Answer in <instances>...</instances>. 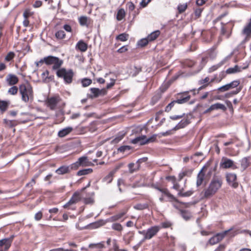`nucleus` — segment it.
Returning <instances> with one entry per match:
<instances>
[{
  "label": "nucleus",
  "instance_id": "f257e3e1",
  "mask_svg": "<svg viewBox=\"0 0 251 251\" xmlns=\"http://www.w3.org/2000/svg\"><path fill=\"white\" fill-rule=\"evenodd\" d=\"M19 93L23 101L27 103L32 101L34 98L33 87L28 81L21 84L19 86Z\"/></svg>",
  "mask_w": 251,
  "mask_h": 251
},
{
  "label": "nucleus",
  "instance_id": "f03ea898",
  "mask_svg": "<svg viewBox=\"0 0 251 251\" xmlns=\"http://www.w3.org/2000/svg\"><path fill=\"white\" fill-rule=\"evenodd\" d=\"M222 181L218 179H212L207 188L203 191V197L205 198H209L213 196L218 190L221 187Z\"/></svg>",
  "mask_w": 251,
  "mask_h": 251
},
{
  "label": "nucleus",
  "instance_id": "7ed1b4c3",
  "mask_svg": "<svg viewBox=\"0 0 251 251\" xmlns=\"http://www.w3.org/2000/svg\"><path fill=\"white\" fill-rule=\"evenodd\" d=\"M228 233H229L230 237H233L238 234V232L237 230H233L231 228L227 230H226L222 233H218L209 239V244L211 245H214L218 243Z\"/></svg>",
  "mask_w": 251,
  "mask_h": 251
},
{
  "label": "nucleus",
  "instance_id": "20e7f679",
  "mask_svg": "<svg viewBox=\"0 0 251 251\" xmlns=\"http://www.w3.org/2000/svg\"><path fill=\"white\" fill-rule=\"evenodd\" d=\"M161 229L158 226H151L147 230H140L138 233L144 236L143 240H149L154 236Z\"/></svg>",
  "mask_w": 251,
  "mask_h": 251
},
{
  "label": "nucleus",
  "instance_id": "39448f33",
  "mask_svg": "<svg viewBox=\"0 0 251 251\" xmlns=\"http://www.w3.org/2000/svg\"><path fill=\"white\" fill-rule=\"evenodd\" d=\"M56 75L59 77L64 79L66 83H71L72 82L74 73L72 70H66L64 68H61L57 70Z\"/></svg>",
  "mask_w": 251,
  "mask_h": 251
},
{
  "label": "nucleus",
  "instance_id": "423d86ee",
  "mask_svg": "<svg viewBox=\"0 0 251 251\" xmlns=\"http://www.w3.org/2000/svg\"><path fill=\"white\" fill-rule=\"evenodd\" d=\"M94 164L90 161L87 156L79 157L77 161L71 164V167L74 170L77 169L80 166L88 167L93 166Z\"/></svg>",
  "mask_w": 251,
  "mask_h": 251
},
{
  "label": "nucleus",
  "instance_id": "0eeeda50",
  "mask_svg": "<svg viewBox=\"0 0 251 251\" xmlns=\"http://www.w3.org/2000/svg\"><path fill=\"white\" fill-rule=\"evenodd\" d=\"M156 135H153L150 138H147L146 136L143 135L139 136L132 140L131 143L133 144H139L140 145H145L149 143L153 142L156 140Z\"/></svg>",
  "mask_w": 251,
  "mask_h": 251
},
{
  "label": "nucleus",
  "instance_id": "6e6552de",
  "mask_svg": "<svg viewBox=\"0 0 251 251\" xmlns=\"http://www.w3.org/2000/svg\"><path fill=\"white\" fill-rule=\"evenodd\" d=\"M60 101V98L58 96L49 97L46 100V104L51 110H54L57 104Z\"/></svg>",
  "mask_w": 251,
  "mask_h": 251
},
{
  "label": "nucleus",
  "instance_id": "1a4fd4ad",
  "mask_svg": "<svg viewBox=\"0 0 251 251\" xmlns=\"http://www.w3.org/2000/svg\"><path fill=\"white\" fill-rule=\"evenodd\" d=\"M220 166L222 168L227 169L232 168L233 169L236 168V165L234 164L233 161L226 157H223L220 162Z\"/></svg>",
  "mask_w": 251,
  "mask_h": 251
},
{
  "label": "nucleus",
  "instance_id": "9d476101",
  "mask_svg": "<svg viewBox=\"0 0 251 251\" xmlns=\"http://www.w3.org/2000/svg\"><path fill=\"white\" fill-rule=\"evenodd\" d=\"M241 34L245 37L246 40H248L251 38V18L244 26Z\"/></svg>",
  "mask_w": 251,
  "mask_h": 251
},
{
  "label": "nucleus",
  "instance_id": "9b49d317",
  "mask_svg": "<svg viewBox=\"0 0 251 251\" xmlns=\"http://www.w3.org/2000/svg\"><path fill=\"white\" fill-rule=\"evenodd\" d=\"M81 196L79 192H75L69 201L64 206L65 208H69V206L76 203L81 200Z\"/></svg>",
  "mask_w": 251,
  "mask_h": 251
},
{
  "label": "nucleus",
  "instance_id": "f8f14e48",
  "mask_svg": "<svg viewBox=\"0 0 251 251\" xmlns=\"http://www.w3.org/2000/svg\"><path fill=\"white\" fill-rule=\"evenodd\" d=\"M147 160V158H143L138 159L136 163H131L128 164V168L129 172L132 173L135 171L138 170L140 167V163L142 162H145Z\"/></svg>",
  "mask_w": 251,
  "mask_h": 251
},
{
  "label": "nucleus",
  "instance_id": "ddd939ff",
  "mask_svg": "<svg viewBox=\"0 0 251 251\" xmlns=\"http://www.w3.org/2000/svg\"><path fill=\"white\" fill-rule=\"evenodd\" d=\"M226 180L228 183L234 188L238 186L236 182V175L233 173H228L226 176Z\"/></svg>",
  "mask_w": 251,
  "mask_h": 251
},
{
  "label": "nucleus",
  "instance_id": "4468645a",
  "mask_svg": "<svg viewBox=\"0 0 251 251\" xmlns=\"http://www.w3.org/2000/svg\"><path fill=\"white\" fill-rule=\"evenodd\" d=\"M5 81L8 85L13 86L18 82L19 79L15 75L8 74L6 77Z\"/></svg>",
  "mask_w": 251,
  "mask_h": 251
},
{
  "label": "nucleus",
  "instance_id": "2eb2a0df",
  "mask_svg": "<svg viewBox=\"0 0 251 251\" xmlns=\"http://www.w3.org/2000/svg\"><path fill=\"white\" fill-rule=\"evenodd\" d=\"M156 189L162 193V196H166L168 201H177L176 199L167 189H161L159 187H156Z\"/></svg>",
  "mask_w": 251,
  "mask_h": 251
},
{
  "label": "nucleus",
  "instance_id": "dca6fc26",
  "mask_svg": "<svg viewBox=\"0 0 251 251\" xmlns=\"http://www.w3.org/2000/svg\"><path fill=\"white\" fill-rule=\"evenodd\" d=\"M74 170L70 166H62L55 171V173L58 175H64L69 173L71 170Z\"/></svg>",
  "mask_w": 251,
  "mask_h": 251
},
{
  "label": "nucleus",
  "instance_id": "f3484780",
  "mask_svg": "<svg viewBox=\"0 0 251 251\" xmlns=\"http://www.w3.org/2000/svg\"><path fill=\"white\" fill-rule=\"evenodd\" d=\"M88 46L82 40H79L75 46V49L81 52H85L87 50Z\"/></svg>",
  "mask_w": 251,
  "mask_h": 251
},
{
  "label": "nucleus",
  "instance_id": "a211bd4d",
  "mask_svg": "<svg viewBox=\"0 0 251 251\" xmlns=\"http://www.w3.org/2000/svg\"><path fill=\"white\" fill-rule=\"evenodd\" d=\"M73 130V128L71 127H67L60 130L58 133V135L60 137H64L67 135L69 134Z\"/></svg>",
  "mask_w": 251,
  "mask_h": 251
},
{
  "label": "nucleus",
  "instance_id": "6ab92c4d",
  "mask_svg": "<svg viewBox=\"0 0 251 251\" xmlns=\"http://www.w3.org/2000/svg\"><path fill=\"white\" fill-rule=\"evenodd\" d=\"M204 176H205V174L203 172V169H202L201 170V171L199 172V173L198 174V176H197V182H196L197 187H199L202 184L203 181L204 180Z\"/></svg>",
  "mask_w": 251,
  "mask_h": 251
},
{
  "label": "nucleus",
  "instance_id": "aec40b11",
  "mask_svg": "<svg viewBox=\"0 0 251 251\" xmlns=\"http://www.w3.org/2000/svg\"><path fill=\"white\" fill-rule=\"evenodd\" d=\"M79 23L80 25L82 26H88L90 24V20L86 16H81L79 19Z\"/></svg>",
  "mask_w": 251,
  "mask_h": 251
},
{
  "label": "nucleus",
  "instance_id": "412c9836",
  "mask_svg": "<svg viewBox=\"0 0 251 251\" xmlns=\"http://www.w3.org/2000/svg\"><path fill=\"white\" fill-rule=\"evenodd\" d=\"M226 62V59H224L222 61H221L220 62H219L218 64L214 65L211 67H210L208 69V72L209 73H211L212 72H213L215 71H216L218 68H219L220 67H221L223 65L225 64Z\"/></svg>",
  "mask_w": 251,
  "mask_h": 251
},
{
  "label": "nucleus",
  "instance_id": "4be33fe9",
  "mask_svg": "<svg viewBox=\"0 0 251 251\" xmlns=\"http://www.w3.org/2000/svg\"><path fill=\"white\" fill-rule=\"evenodd\" d=\"M240 72H241V67L237 65H235L234 67L229 68L226 71V73L228 74H235Z\"/></svg>",
  "mask_w": 251,
  "mask_h": 251
},
{
  "label": "nucleus",
  "instance_id": "5701e85b",
  "mask_svg": "<svg viewBox=\"0 0 251 251\" xmlns=\"http://www.w3.org/2000/svg\"><path fill=\"white\" fill-rule=\"evenodd\" d=\"M57 58L58 57L52 56H49L48 57L44 58V61L46 64L50 65H52L53 64H54V63H55L54 62L56 61Z\"/></svg>",
  "mask_w": 251,
  "mask_h": 251
},
{
  "label": "nucleus",
  "instance_id": "b1692460",
  "mask_svg": "<svg viewBox=\"0 0 251 251\" xmlns=\"http://www.w3.org/2000/svg\"><path fill=\"white\" fill-rule=\"evenodd\" d=\"M160 34V32L159 30H156L151 32L148 36L147 38L150 41H152L155 40L159 36Z\"/></svg>",
  "mask_w": 251,
  "mask_h": 251
},
{
  "label": "nucleus",
  "instance_id": "393cba45",
  "mask_svg": "<svg viewBox=\"0 0 251 251\" xmlns=\"http://www.w3.org/2000/svg\"><path fill=\"white\" fill-rule=\"evenodd\" d=\"M211 109H212V111L214 110H218V109H222L223 110H226V107L225 105L222 103H216L215 104H213L210 106Z\"/></svg>",
  "mask_w": 251,
  "mask_h": 251
},
{
  "label": "nucleus",
  "instance_id": "a878e982",
  "mask_svg": "<svg viewBox=\"0 0 251 251\" xmlns=\"http://www.w3.org/2000/svg\"><path fill=\"white\" fill-rule=\"evenodd\" d=\"M189 123L188 120H181L174 128V130H177L179 128L185 127Z\"/></svg>",
  "mask_w": 251,
  "mask_h": 251
},
{
  "label": "nucleus",
  "instance_id": "bb28decb",
  "mask_svg": "<svg viewBox=\"0 0 251 251\" xmlns=\"http://www.w3.org/2000/svg\"><path fill=\"white\" fill-rule=\"evenodd\" d=\"M126 15V12L123 8L120 9L117 13L116 19L118 21H121L124 18Z\"/></svg>",
  "mask_w": 251,
  "mask_h": 251
},
{
  "label": "nucleus",
  "instance_id": "cd10ccee",
  "mask_svg": "<svg viewBox=\"0 0 251 251\" xmlns=\"http://www.w3.org/2000/svg\"><path fill=\"white\" fill-rule=\"evenodd\" d=\"M93 170L91 168L79 170L77 172V175L78 176H83L91 174L92 173Z\"/></svg>",
  "mask_w": 251,
  "mask_h": 251
},
{
  "label": "nucleus",
  "instance_id": "c85d7f7f",
  "mask_svg": "<svg viewBox=\"0 0 251 251\" xmlns=\"http://www.w3.org/2000/svg\"><path fill=\"white\" fill-rule=\"evenodd\" d=\"M55 36L57 39L62 40L65 38L66 34L63 30H59L55 32Z\"/></svg>",
  "mask_w": 251,
  "mask_h": 251
},
{
  "label": "nucleus",
  "instance_id": "c756f323",
  "mask_svg": "<svg viewBox=\"0 0 251 251\" xmlns=\"http://www.w3.org/2000/svg\"><path fill=\"white\" fill-rule=\"evenodd\" d=\"M181 214L183 218L186 221L189 220L192 217L191 213L189 211L185 210H181Z\"/></svg>",
  "mask_w": 251,
  "mask_h": 251
},
{
  "label": "nucleus",
  "instance_id": "7c9ffc66",
  "mask_svg": "<svg viewBox=\"0 0 251 251\" xmlns=\"http://www.w3.org/2000/svg\"><path fill=\"white\" fill-rule=\"evenodd\" d=\"M54 64H52V70H56L60 69L59 68L61 67L63 63L62 60L59 59L58 58L54 62Z\"/></svg>",
  "mask_w": 251,
  "mask_h": 251
},
{
  "label": "nucleus",
  "instance_id": "2f4dec72",
  "mask_svg": "<svg viewBox=\"0 0 251 251\" xmlns=\"http://www.w3.org/2000/svg\"><path fill=\"white\" fill-rule=\"evenodd\" d=\"M90 91L91 93L93 94V96L95 97H97L99 95H100L104 91L102 90H100L98 88H91Z\"/></svg>",
  "mask_w": 251,
  "mask_h": 251
},
{
  "label": "nucleus",
  "instance_id": "473e14b6",
  "mask_svg": "<svg viewBox=\"0 0 251 251\" xmlns=\"http://www.w3.org/2000/svg\"><path fill=\"white\" fill-rule=\"evenodd\" d=\"M4 246L6 249H8L10 246V242L8 239H3L0 240V246Z\"/></svg>",
  "mask_w": 251,
  "mask_h": 251
},
{
  "label": "nucleus",
  "instance_id": "72a5a7b5",
  "mask_svg": "<svg viewBox=\"0 0 251 251\" xmlns=\"http://www.w3.org/2000/svg\"><path fill=\"white\" fill-rule=\"evenodd\" d=\"M128 38V35L126 33L120 34L116 37L117 39L122 42L127 40Z\"/></svg>",
  "mask_w": 251,
  "mask_h": 251
},
{
  "label": "nucleus",
  "instance_id": "f704fd0d",
  "mask_svg": "<svg viewBox=\"0 0 251 251\" xmlns=\"http://www.w3.org/2000/svg\"><path fill=\"white\" fill-rule=\"evenodd\" d=\"M191 173L192 171L188 170L180 173L178 175L179 180H181L184 176L191 175Z\"/></svg>",
  "mask_w": 251,
  "mask_h": 251
},
{
  "label": "nucleus",
  "instance_id": "c9c22d12",
  "mask_svg": "<svg viewBox=\"0 0 251 251\" xmlns=\"http://www.w3.org/2000/svg\"><path fill=\"white\" fill-rule=\"evenodd\" d=\"M193 192L192 190L188 191L186 192H183L182 190H180L178 193V195L180 197H189L192 194Z\"/></svg>",
  "mask_w": 251,
  "mask_h": 251
},
{
  "label": "nucleus",
  "instance_id": "e433bc0d",
  "mask_svg": "<svg viewBox=\"0 0 251 251\" xmlns=\"http://www.w3.org/2000/svg\"><path fill=\"white\" fill-rule=\"evenodd\" d=\"M187 8V3L183 4H179L177 6V10L179 13H183L184 12Z\"/></svg>",
  "mask_w": 251,
  "mask_h": 251
},
{
  "label": "nucleus",
  "instance_id": "4c0bfd02",
  "mask_svg": "<svg viewBox=\"0 0 251 251\" xmlns=\"http://www.w3.org/2000/svg\"><path fill=\"white\" fill-rule=\"evenodd\" d=\"M4 123L8 126L13 127L17 125V121L15 120H8L6 119L4 120Z\"/></svg>",
  "mask_w": 251,
  "mask_h": 251
},
{
  "label": "nucleus",
  "instance_id": "58836bf2",
  "mask_svg": "<svg viewBox=\"0 0 251 251\" xmlns=\"http://www.w3.org/2000/svg\"><path fill=\"white\" fill-rule=\"evenodd\" d=\"M150 41L148 40V38L147 37L146 38H143L141 39L138 42V45L140 47H144L147 45L148 42Z\"/></svg>",
  "mask_w": 251,
  "mask_h": 251
},
{
  "label": "nucleus",
  "instance_id": "ea45409f",
  "mask_svg": "<svg viewBox=\"0 0 251 251\" xmlns=\"http://www.w3.org/2000/svg\"><path fill=\"white\" fill-rule=\"evenodd\" d=\"M18 91V88L17 87L13 86L8 89V93L10 95H15L17 93Z\"/></svg>",
  "mask_w": 251,
  "mask_h": 251
},
{
  "label": "nucleus",
  "instance_id": "a19ab883",
  "mask_svg": "<svg viewBox=\"0 0 251 251\" xmlns=\"http://www.w3.org/2000/svg\"><path fill=\"white\" fill-rule=\"evenodd\" d=\"M190 99V96H187L184 98L182 99H178L176 100H175L176 103L179 104H182L187 102Z\"/></svg>",
  "mask_w": 251,
  "mask_h": 251
},
{
  "label": "nucleus",
  "instance_id": "79ce46f5",
  "mask_svg": "<svg viewBox=\"0 0 251 251\" xmlns=\"http://www.w3.org/2000/svg\"><path fill=\"white\" fill-rule=\"evenodd\" d=\"M15 56V53L13 51H10L8 53L6 56L5 57L4 60L6 61H10L12 60Z\"/></svg>",
  "mask_w": 251,
  "mask_h": 251
},
{
  "label": "nucleus",
  "instance_id": "37998d69",
  "mask_svg": "<svg viewBox=\"0 0 251 251\" xmlns=\"http://www.w3.org/2000/svg\"><path fill=\"white\" fill-rule=\"evenodd\" d=\"M112 228L114 230L121 231L123 230L122 225L119 223H114L112 225Z\"/></svg>",
  "mask_w": 251,
  "mask_h": 251
},
{
  "label": "nucleus",
  "instance_id": "c03bdc74",
  "mask_svg": "<svg viewBox=\"0 0 251 251\" xmlns=\"http://www.w3.org/2000/svg\"><path fill=\"white\" fill-rule=\"evenodd\" d=\"M92 83V80L88 78H84L81 80L82 85L83 87H87L90 85Z\"/></svg>",
  "mask_w": 251,
  "mask_h": 251
},
{
  "label": "nucleus",
  "instance_id": "a18cd8bd",
  "mask_svg": "<svg viewBox=\"0 0 251 251\" xmlns=\"http://www.w3.org/2000/svg\"><path fill=\"white\" fill-rule=\"evenodd\" d=\"M7 108V103L4 101L0 100V110L3 112L5 111Z\"/></svg>",
  "mask_w": 251,
  "mask_h": 251
},
{
  "label": "nucleus",
  "instance_id": "49530a36",
  "mask_svg": "<svg viewBox=\"0 0 251 251\" xmlns=\"http://www.w3.org/2000/svg\"><path fill=\"white\" fill-rule=\"evenodd\" d=\"M241 166L243 168H246L249 166V161L247 158H243L241 161Z\"/></svg>",
  "mask_w": 251,
  "mask_h": 251
},
{
  "label": "nucleus",
  "instance_id": "de8ad7c7",
  "mask_svg": "<svg viewBox=\"0 0 251 251\" xmlns=\"http://www.w3.org/2000/svg\"><path fill=\"white\" fill-rule=\"evenodd\" d=\"M141 71V67L134 66L133 68V72H131V74L132 76H136Z\"/></svg>",
  "mask_w": 251,
  "mask_h": 251
},
{
  "label": "nucleus",
  "instance_id": "09e8293b",
  "mask_svg": "<svg viewBox=\"0 0 251 251\" xmlns=\"http://www.w3.org/2000/svg\"><path fill=\"white\" fill-rule=\"evenodd\" d=\"M103 247V245L100 243L96 244H91L89 245V247L90 248H93V249H100L102 248Z\"/></svg>",
  "mask_w": 251,
  "mask_h": 251
},
{
  "label": "nucleus",
  "instance_id": "8fccbe9b",
  "mask_svg": "<svg viewBox=\"0 0 251 251\" xmlns=\"http://www.w3.org/2000/svg\"><path fill=\"white\" fill-rule=\"evenodd\" d=\"M173 179V188L179 191L180 190H179V185L178 183H177L176 181V177H171Z\"/></svg>",
  "mask_w": 251,
  "mask_h": 251
},
{
  "label": "nucleus",
  "instance_id": "3c124183",
  "mask_svg": "<svg viewBox=\"0 0 251 251\" xmlns=\"http://www.w3.org/2000/svg\"><path fill=\"white\" fill-rule=\"evenodd\" d=\"M240 84V82L238 80H234V81H232L231 82H230V83L228 84L229 87H230V89H231V88H235L236 87H237Z\"/></svg>",
  "mask_w": 251,
  "mask_h": 251
},
{
  "label": "nucleus",
  "instance_id": "603ef678",
  "mask_svg": "<svg viewBox=\"0 0 251 251\" xmlns=\"http://www.w3.org/2000/svg\"><path fill=\"white\" fill-rule=\"evenodd\" d=\"M202 11V8H197L195 10L194 14L196 18H199L201 17V12Z\"/></svg>",
  "mask_w": 251,
  "mask_h": 251
},
{
  "label": "nucleus",
  "instance_id": "864d4df0",
  "mask_svg": "<svg viewBox=\"0 0 251 251\" xmlns=\"http://www.w3.org/2000/svg\"><path fill=\"white\" fill-rule=\"evenodd\" d=\"M118 221L116 219V217L115 215L110 217L108 219H106L104 222H103V223L101 225H104L107 222H113Z\"/></svg>",
  "mask_w": 251,
  "mask_h": 251
},
{
  "label": "nucleus",
  "instance_id": "5fc2aeb1",
  "mask_svg": "<svg viewBox=\"0 0 251 251\" xmlns=\"http://www.w3.org/2000/svg\"><path fill=\"white\" fill-rule=\"evenodd\" d=\"M131 149L129 146H123L118 148V151L120 152H125L126 151H129Z\"/></svg>",
  "mask_w": 251,
  "mask_h": 251
},
{
  "label": "nucleus",
  "instance_id": "6e6d98bb",
  "mask_svg": "<svg viewBox=\"0 0 251 251\" xmlns=\"http://www.w3.org/2000/svg\"><path fill=\"white\" fill-rule=\"evenodd\" d=\"M110 82L109 83H108L106 85L107 89L110 88L111 87H112L114 85L116 79L114 77H110Z\"/></svg>",
  "mask_w": 251,
  "mask_h": 251
},
{
  "label": "nucleus",
  "instance_id": "4d7b16f0",
  "mask_svg": "<svg viewBox=\"0 0 251 251\" xmlns=\"http://www.w3.org/2000/svg\"><path fill=\"white\" fill-rule=\"evenodd\" d=\"M175 100L172 101L170 102L166 107L165 111L166 112H169L172 107L174 106L175 103H176Z\"/></svg>",
  "mask_w": 251,
  "mask_h": 251
},
{
  "label": "nucleus",
  "instance_id": "13d9d810",
  "mask_svg": "<svg viewBox=\"0 0 251 251\" xmlns=\"http://www.w3.org/2000/svg\"><path fill=\"white\" fill-rule=\"evenodd\" d=\"M209 80L210 79L208 77H206L204 79L200 80L199 81V84L200 85H205L206 84H208Z\"/></svg>",
  "mask_w": 251,
  "mask_h": 251
},
{
  "label": "nucleus",
  "instance_id": "bf43d9fd",
  "mask_svg": "<svg viewBox=\"0 0 251 251\" xmlns=\"http://www.w3.org/2000/svg\"><path fill=\"white\" fill-rule=\"evenodd\" d=\"M229 89H230V87L228 84H227L225 85L222 86L218 89V90L221 91L222 92L226 91Z\"/></svg>",
  "mask_w": 251,
  "mask_h": 251
},
{
  "label": "nucleus",
  "instance_id": "052dcab7",
  "mask_svg": "<svg viewBox=\"0 0 251 251\" xmlns=\"http://www.w3.org/2000/svg\"><path fill=\"white\" fill-rule=\"evenodd\" d=\"M43 216V214L41 211H39L37 213L35 214L34 216V219L36 221L40 220Z\"/></svg>",
  "mask_w": 251,
  "mask_h": 251
},
{
  "label": "nucleus",
  "instance_id": "680f3d73",
  "mask_svg": "<svg viewBox=\"0 0 251 251\" xmlns=\"http://www.w3.org/2000/svg\"><path fill=\"white\" fill-rule=\"evenodd\" d=\"M171 134H172V130H168L166 132L160 133L159 134H158V136H159V137H161L162 136H167L171 135Z\"/></svg>",
  "mask_w": 251,
  "mask_h": 251
},
{
  "label": "nucleus",
  "instance_id": "e2e57ef3",
  "mask_svg": "<svg viewBox=\"0 0 251 251\" xmlns=\"http://www.w3.org/2000/svg\"><path fill=\"white\" fill-rule=\"evenodd\" d=\"M63 29L68 32H72V28L70 25L65 24L63 26Z\"/></svg>",
  "mask_w": 251,
  "mask_h": 251
},
{
  "label": "nucleus",
  "instance_id": "0e129e2a",
  "mask_svg": "<svg viewBox=\"0 0 251 251\" xmlns=\"http://www.w3.org/2000/svg\"><path fill=\"white\" fill-rule=\"evenodd\" d=\"M112 174H109V175H108L106 176H105L103 180L105 182H107V183H110L112 181Z\"/></svg>",
  "mask_w": 251,
  "mask_h": 251
},
{
  "label": "nucleus",
  "instance_id": "69168bd1",
  "mask_svg": "<svg viewBox=\"0 0 251 251\" xmlns=\"http://www.w3.org/2000/svg\"><path fill=\"white\" fill-rule=\"evenodd\" d=\"M49 74V71L47 70H46V71H45L44 72H43L42 74V78L44 81H47Z\"/></svg>",
  "mask_w": 251,
  "mask_h": 251
},
{
  "label": "nucleus",
  "instance_id": "338daca9",
  "mask_svg": "<svg viewBox=\"0 0 251 251\" xmlns=\"http://www.w3.org/2000/svg\"><path fill=\"white\" fill-rule=\"evenodd\" d=\"M129 11H132L135 9V5L132 2H128L127 3Z\"/></svg>",
  "mask_w": 251,
  "mask_h": 251
},
{
  "label": "nucleus",
  "instance_id": "774afa93",
  "mask_svg": "<svg viewBox=\"0 0 251 251\" xmlns=\"http://www.w3.org/2000/svg\"><path fill=\"white\" fill-rule=\"evenodd\" d=\"M150 1L151 0H142L140 4L142 7H145L150 2Z\"/></svg>",
  "mask_w": 251,
  "mask_h": 251
}]
</instances>
